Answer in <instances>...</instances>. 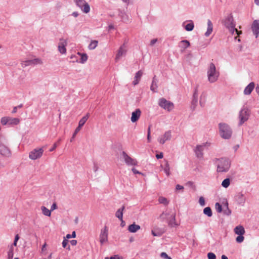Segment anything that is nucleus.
Masks as SVG:
<instances>
[{"mask_svg": "<svg viewBox=\"0 0 259 259\" xmlns=\"http://www.w3.org/2000/svg\"><path fill=\"white\" fill-rule=\"evenodd\" d=\"M217 165V171L218 172H226L231 166V161L228 158L222 157L217 159L215 161Z\"/></svg>", "mask_w": 259, "mask_h": 259, "instance_id": "obj_1", "label": "nucleus"}, {"mask_svg": "<svg viewBox=\"0 0 259 259\" xmlns=\"http://www.w3.org/2000/svg\"><path fill=\"white\" fill-rule=\"evenodd\" d=\"M207 76L210 83H214L218 80L220 72L217 69L214 63H210L209 64L207 71Z\"/></svg>", "mask_w": 259, "mask_h": 259, "instance_id": "obj_2", "label": "nucleus"}, {"mask_svg": "<svg viewBox=\"0 0 259 259\" xmlns=\"http://www.w3.org/2000/svg\"><path fill=\"white\" fill-rule=\"evenodd\" d=\"M219 132L221 137L224 139H229L232 134V130L230 126L225 123L219 124Z\"/></svg>", "mask_w": 259, "mask_h": 259, "instance_id": "obj_3", "label": "nucleus"}, {"mask_svg": "<svg viewBox=\"0 0 259 259\" xmlns=\"http://www.w3.org/2000/svg\"><path fill=\"white\" fill-rule=\"evenodd\" d=\"M224 25L232 34H234L235 32L238 35H239L242 33L241 31H239L235 28V24L233 17L231 15L228 16L224 20Z\"/></svg>", "mask_w": 259, "mask_h": 259, "instance_id": "obj_4", "label": "nucleus"}, {"mask_svg": "<svg viewBox=\"0 0 259 259\" xmlns=\"http://www.w3.org/2000/svg\"><path fill=\"white\" fill-rule=\"evenodd\" d=\"M249 115H250V110L247 107H243L239 112V125H241L245 121H246L248 119Z\"/></svg>", "mask_w": 259, "mask_h": 259, "instance_id": "obj_5", "label": "nucleus"}, {"mask_svg": "<svg viewBox=\"0 0 259 259\" xmlns=\"http://www.w3.org/2000/svg\"><path fill=\"white\" fill-rule=\"evenodd\" d=\"M20 120L17 118L5 116L1 118V123L3 125L14 126L19 123Z\"/></svg>", "mask_w": 259, "mask_h": 259, "instance_id": "obj_6", "label": "nucleus"}, {"mask_svg": "<svg viewBox=\"0 0 259 259\" xmlns=\"http://www.w3.org/2000/svg\"><path fill=\"white\" fill-rule=\"evenodd\" d=\"M210 145L211 143L208 142L197 145L194 149V152L196 157L198 158H202L203 157V151L204 148H208Z\"/></svg>", "mask_w": 259, "mask_h": 259, "instance_id": "obj_7", "label": "nucleus"}, {"mask_svg": "<svg viewBox=\"0 0 259 259\" xmlns=\"http://www.w3.org/2000/svg\"><path fill=\"white\" fill-rule=\"evenodd\" d=\"M44 152L43 148H35L29 152V158L31 160L39 159L42 156Z\"/></svg>", "mask_w": 259, "mask_h": 259, "instance_id": "obj_8", "label": "nucleus"}, {"mask_svg": "<svg viewBox=\"0 0 259 259\" xmlns=\"http://www.w3.org/2000/svg\"><path fill=\"white\" fill-rule=\"evenodd\" d=\"M158 105L160 107L168 111H171L174 108V104L172 102L163 98L159 100Z\"/></svg>", "mask_w": 259, "mask_h": 259, "instance_id": "obj_9", "label": "nucleus"}, {"mask_svg": "<svg viewBox=\"0 0 259 259\" xmlns=\"http://www.w3.org/2000/svg\"><path fill=\"white\" fill-rule=\"evenodd\" d=\"M127 52L126 46L125 44L122 45L119 49L118 50L116 56L115 58V61L116 62H118L122 57L126 55Z\"/></svg>", "mask_w": 259, "mask_h": 259, "instance_id": "obj_10", "label": "nucleus"}, {"mask_svg": "<svg viewBox=\"0 0 259 259\" xmlns=\"http://www.w3.org/2000/svg\"><path fill=\"white\" fill-rule=\"evenodd\" d=\"M108 229L107 226H104L103 228L101 230L99 235L100 242L101 245L108 241Z\"/></svg>", "mask_w": 259, "mask_h": 259, "instance_id": "obj_11", "label": "nucleus"}, {"mask_svg": "<svg viewBox=\"0 0 259 259\" xmlns=\"http://www.w3.org/2000/svg\"><path fill=\"white\" fill-rule=\"evenodd\" d=\"M171 137V132L170 131H167L158 138L157 141L160 144L163 145L166 141H170Z\"/></svg>", "mask_w": 259, "mask_h": 259, "instance_id": "obj_12", "label": "nucleus"}, {"mask_svg": "<svg viewBox=\"0 0 259 259\" xmlns=\"http://www.w3.org/2000/svg\"><path fill=\"white\" fill-rule=\"evenodd\" d=\"M121 154L122 158L127 165L134 166L137 164L136 160L131 157L125 152L122 151Z\"/></svg>", "mask_w": 259, "mask_h": 259, "instance_id": "obj_13", "label": "nucleus"}, {"mask_svg": "<svg viewBox=\"0 0 259 259\" xmlns=\"http://www.w3.org/2000/svg\"><path fill=\"white\" fill-rule=\"evenodd\" d=\"M42 63V61L40 58H34L31 60L23 61L22 62L21 64L22 67H24L27 66L41 64Z\"/></svg>", "mask_w": 259, "mask_h": 259, "instance_id": "obj_14", "label": "nucleus"}, {"mask_svg": "<svg viewBox=\"0 0 259 259\" xmlns=\"http://www.w3.org/2000/svg\"><path fill=\"white\" fill-rule=\"evenodd\" d=\"M4 138L0 139V154L6 157L11 156V151L3 143Z\"/></svg>", "mask_w": 259, "mask_h": 259, "instance_id": "obj_15", "label": "nucleus"}, {"mask_svg": "<svg viewBox=\"0 0 259 259\" xmlns=\"http://www.w3.org/2000/svg\"><path fill=\"white\" fill-rule=\"evenodd\" d=\"M75 3L76 5L79 7L84 13H88L90 12V6L85 2L84 0H78Z\"/></svg>", "mask_w": 259, "mask_h": 259, "instance_id": "obj_16", "label": "nucleus"}, {"mask_svg": "<svg viewBox=\"0 0 259 259\" xmlns=\"http://www.w3.org/2000/svg\"><path fill=\"white\" fill-rule=\"evenodd\" d=\"M67 45V42L66 40L64 39H60V42L58 44V51L61 54H66V47Z\"/></svg>", "mask_w": 259, "mask_h": 259, "instance_id": "obj_17", "label": "nucleus"}, {"mask_svg": "<svg viewBox=\"0 0 259 259\" xmlns=\"http://www.w3.org/2000/svg\"><path fill=\"white\" fill-rule=\"evenodd\" d=\"M251 29L253 34L255 35V37L257 38L259 35V20L253 21L251 25Z\"/></svg>", "mask_w": 259, "mask_h": 259, "instance_id": "obj_18", "label": "nucleus"}, {"mask_svg": "<svg viewBox=\"0 0 259 259\" xmlns=\"http://www.w3.org/2000/svg\"><path fill=\"white\" fill-rule=\"evenodd\" d=\"M141 115V111L140 109H137L132 113L131 121L133 123L137 122Z\"/></svg>", "mask_w": 259, "mask_h": 259, "instance_id": "obj_19", "label": "nucleus"}, {"mask_svg": "<svg viewBox=\"0 0 259 259\" xmlns=\"http://www.w3.org/2000/svg\"><path fill=\"white\" fill-rule=\"evenodd\" d=\"M235 199L238 204L243 205L245 202L246 198L242 193H238L235 197Z\"/></svg>", "mask_w": 259, "mask_h": 259, "instance_id": "obj_20", "label": "nucleus"}, {"mask_svg": "<svg viewBox=\"0 0 259 259\" xmlns=\"http://www.w3.org/2000/svg\"><path fill=\"white\" fill-rule=\"evenodd\" d=\"M255 87V83L253 82H250L244 89L243 94L245 95H249Z\"/></svg>", "mask_w": 259, "mask_h": 259, "instance_id": "obj_21", "label": "nucleus"}, {"mask_svg": "<svg viewBox=\"0 0 259 259\" xmlns=\"http://www.w3.org/2000/svg\"><path fill=\"white\" fill-rule=\"evenodd\" d=\"M190 46L189 41L187 40H183L179 44V47L180 48L181 53L184 52L185 50Z\"/></svg>", "mask_w": 259, "mask_h": 259, "instance_id": "obj_22", "label": "nucleus"}, {"mask_svg": "<svg viewBox=\"0 0 259 259\" xmlns=\"http://www.w3.org/2000/svg\"><path fill=\"white\" fill-rule=\"evenodd\" d=\"M198 87H196L194 89V92L193 95V99L192 101V106L193 107V109L196 107L197 102H198Z\"/></svg>", "mask_w": 259, "mask_h": 259, "instance_id": "obj_23", "label": "nucleus"}, {"mask_svg": "<svg viewBox=\"0 0 259 259\" xmlns=\"http://www.w3.org/2000/svg\"><path fill=\"white\" fill-rule=\"evenodd\" d=\"M183 26L185 28V29L188 31H192L194 27V24L192 20H189V21L184 22L183 23Z\"/></svg>", "mask_w": 259, "mask_h": 259, "instance_id": "obj_24", "label": "nucleus"}, {"mask_svg": "<svg viewBox=\"0 0 259 259\" xmlns=\"http://www.w3.org/2000/svg\"><path fill=\"white\" fill-rule=\"evenodd\" d=\"M143 75V72L141 70L138 71L135 74L134 80L133 81V84L136 85L139 83L141 80V78Z\"/></svg>", "mask_w": 259, "mask_h": 259, "instance_id": "obj_25", "label": "nucleus"}, {"mask_svg": "<svg viewBox=\"0 0 259 259\" xmlns=\"http://www.w3.org/2000/svg\"><path fill=\"white\" fill-rule=\"evenodd\" d=\"M207 31L205 33V36L206 37L209 36L210 34L212 33L213 30V25L211 22V21L208 19L207 21Z\"/></svg>", "mask_w": 259, "mask_h": 259, "instance_id": "obj_26", "label": "nucleus"}, {"mask_svg": "<svg viewBox=\"0 0 259 259\" xmlns=\"http://www.w3.org/2000/svg\"><path fill=\"white\" fill-rule=\"evenodd\" d=\"M235 234L237 235H244L245 233L244 227L241 225H238L234 229Z\"/></svg>", "mask_w": 259, "mask_h": 259, "instance_id": "obj_27", "label": "nucleus"}, {"mask_svg": "<svg viewBox=\"0 0 259 259\" xmlns=\"http://www.w3.org/2000/svg\"><path fill=\"white\" fill-rule=\"evenodd\" d=\"M90 117V114L87 113L85 116H84L79 121L78 126L77 127L79 128V130H81L82 127L83 126L84 123L87 122L88 119Z\"/></svg>", "mask_w": 259, "mask_h": 259, "instance_id": "obj_28", "label": "nucleus"}, {"mask_svg": "<svg viewBox=\"0 0 259 259\" xmlns=\"http://www.w3.org/2000/svg\"><path fill=\"white\" fill-rule=\"evenodd\" d=\"M141 228L140 226L138 225L135 224V223L130 225L128 227V230L131 233H136Z\"/></svg>", "mask_w": 259, "mask_h": 259, "instance_id": "obj_29", "label": "nucleus"}, {"mask_svg": "<svg viewBox=\"0 0 259 259\" xmlns=\"http://www.w3.org/2000/svg\"><path fill=\"white\" fill-rule=\"evenodd\" d=\"M157 81L156 76H154L153 77L152 83L150 87V90L153 92H157V89L158 88Z\"/></svg>", "mask_w": 259, "mask_h": 259, "instance_id": "obj_30", "label": "nucleus"}, {"mask_svg": "<svg viewBox=\"0 0 259 259\" xmlns=\"http://www.w3.org/2000/svg\"><path fill=\"white\" fill-rule=\"evenodd\" d=\"M77 55L80 57V59L79 61L80 63L84 64L88 60V56L87 54L77 52Z\"/></svg>", "mask_w": 259, "mask_h": 259, "instance_id": "obj_31", "label": "nucleus"}, {"mask_svg": "<svg viewBox=\"0 0 259 259\" xmlns=\"http://www.w3.org/2000/svg\"><path fill=\"white\" fill-rule=\"evenodd\" d=\"M207 94L203 92L200 97L199 104L201 107H204L206 101Z\"/></svg>", "mask_w": 259, "mask_h": 259, "instance_id": "obj_32", "label": "nucleus"}, {"mask_svg": "<svg viewBox=\"0 0 259 259\" xmlns=\"http://www.w3.org/2000/svg\"><path fill=\"white\" fill-rule=\"evenodd\" d=\"M125 209V206H122V207L119 209H118L116 213H115V216L119 219L120 221H122L123 219V211Z\"/></svg>", "mask_w": 259, "mask_h": 259, "instance_id": "obj_33", "label": "nucleus"}, {"mask_svg": "<svg viewBox=\"0 0 259 259\" xmlns=\"http://www.w3.org/2000/svg\"><path fill=\"white\" fill-rule=\"evenodd\" d=\"M170 218H171L169 220H168V222L169 226H170L171 227L178 226V224H177V223L176 222L175 215L172 214L171 215Z\"/></svg>", "mask_w": 259, "mask_h": 259, "instance_id": "obj_34", "label": "nucleus"}, {"mask_svg": "<svg viewBox=\"0 0 259 259\" xmlns=\"http://www.w3.org/2000/svg\"><path fill=\"white\" fill-rule=\"evenodd\" d=\"M42 214L47 217H50L51 215V210L48 209L44 206H42L40 208Z\"/></svg>", "mask_w": 259, "mask_h": 259, "instance_id": "obj_35", "label": "nucleus"}, {"mask_svg": "<svg viewBox=\"0 0 259 259\" xmlns=\"http://www.w3.org/2000/svg\"><path fill=\"white\" fill-rule=\"evenodd\" d=\"M231 180L229 178H226L222 182V186L225 188H227L230 185Z\"/></svg>", "mask_w": 259, "mask_h": 259, "instance_id": "obj_36", "label": "nucleus"}, {"mask_svg": "<svg viewBox=\"0 0 259 259\" xmlns=\"http://www.w3.org/2000/svg\"><path fill=\"white\" fill-rule=\"evenodd\" d=\"M98 44V41L97 40H94L91 41V42H90L88 46L89 49L90 50L95 49L97 47Z\"/></svg>", "mask_w": 259, "mask_h": 259, "instance_id": "obj_37", "label": "nucleus"}, {"mask_svg": "<svg viewBox=\"0 0 259 259\" xmlns=\"http://www.w3.org/2000/svg\"><path fill=\"white\" fill-rule=\"evenodd\" d=\"M163 170H164V172L165 173V174L167 175V176H169L170 175V172L169 165L168 161H167L165 162L164 167L163 168Z\"/></svg>", "mask_w": 259, "mask_h": 259, "instance_id": "obj_38", "label": "nucleus"}, {"mask_svg": "<svg viewBox=\"0 0 259 259\" xmlns=\"http://www.w3.org/2000/svg\"><path fill=\"white\" fill-rule=\"evenodd\" d=\"M203 213L208 217H210L212 215L211 209L209 207H205L203 209Z\"/></svg>", "mask_w": 259, "mask_h": 259, "instance_id": "obj_39", "label": "nucleus"}, {"mask_svg": "<svg viewBox=\"0 0 259 259\" xmlns=\"http://www.w3.org/2000/svg\"><path fill=\"white\" fill-rule=\"evenodd\" d=\"M158 201L160 203L163 204L165 205H167L169 203V201H168V200L166 198L162 197V196H160L159 197Z\"/></svg>", "mask_w": 259, "mask_h": 259, "instance_id": "obj_40", "label": "nucleus"}, {"mask_svg": "<svg viewBox=\"0 0 259 259\" xmlns=\"http://www.w3.org/2000/svg\"><path fill=\"white\" fill-rule=\"evenodd\" d=\"M13 247L11 246L8 252V259H13Z\"/></svg>", "mask_w": 259, "mask_h": 259, "instance_id": "obj_41", "label": "nucleus"}, {"mask_svg": "<svg viewBox=\"0 0 259 259\" xmlns=\"http://www.w3.org/2000/svg\"><path fill=\"white\" fill-rule=\"evenodd\" d=\"M243 235H239L238 237L236 238V241L238 243H241L244 241V237L243 236Z\"/></svg>", "mask_w": 259, "mask_h": 259, "instance_id": "obj_42", "label": "nucleus"}, {"mask_svg": "<svg viewBox=\"0 0 259 259\" xmlns=\"http://www.w3.org/2000/svg\"><path fill=\"white\" fill-rule=\"evenodd\" d=\"M60 141H61V139H59L57 142L54 143L53 147L50 149V152L53 151L57 148L58 145L59 144Z\"/></svg>", "mask_w": 259, "mask_h": 259, "instance_id": "obj_43", "label": "nucleus"}, {"mask_svg": "<svg viewBox=\"0 0 259 259\" xmlns=\"http://www.w3.org/2000/svg\"><path fill=\"white\" fill-rule=\"evenodd\" d=\"M120 16L122 19L123 21H124L125 22L128 21V20L127 16L126 15L124 14L123 13H121V14H120Z\"/></svg>", "mask_w": 259, "mask_h": 259, "instance_id": "obj_44", "label": "nucleus"}, {"mask_svg": "<svg viewBox=\"0 0 259 259\" xmlns=\"http://www.w3.org/2000/svg\"><path fill=\"white\" fill-rule=\"evenodd\" d=\"M93 169L94 171V172H97L99 169V165L97 162H94Z\"/></svg>", "mask_w": 259, "mask_h": 259, "instance_id": "obj_45", "label": "nucleus"}, {"mask_svg": "<svg viewBox=\"0 0 259 259\" xmlns=\"http://www.w3.org/2000/svg\"><path fill=\"white\" fill-rule=\"evenodd\" d=\"M207 257L208 259H216V256L215 254L212 252L208 253Z\"/></svg>", "mask_w": 259, "mask_h": 259, "instance_id": "obj_46", "label": "nucleus"}, {"mask_svg": "<svg viewBox=\"0 0 259 259\" xmlns=\"http://www.w3.org/2000/svg\"><path fill=\"white\" fill-rule=\"evenodd\" d=\"M160 256L164 259H172L170 257L168 256L165 252H161L160 253Z\"/></svg>", "mask_w": 259, "mask_h": 259, "instance_id": "obj_47", "label": "nucleus"}, {"mask_svg": "<svg viewBox=\"0 0 259 259\" xmlns=\"http://www.w3.org/2000/svg\"><path fill=\"white\" fill-rule=\"evenodd\" d=\"M80 131V130L79 129V128H77L76 127V129L75 130V131L72 135V138H71V140H70V141L72 142L74 138H75V137L76 136V134Z\"/></svg>", "mask_w": 259, "mask_h": 259, "instance_id": "obj_48", "label": "nucleus"}, {"mask_svg": "<svg viewBox=\"0 0 259 259\" xmlns=\"http://www.w3.org/2000/svg\"><path fill=\"white\" fill-rule=\"evenodd\" d=\"M199 203L201 206H204L205 205V200L203 197H200L199 199Z\"/></svg>", "mask_w": 259, "mask_h": 259, "instance_id": "obj_49", "label": "nucleus"}, {"mask_svg": "<svg viewBox=\"0 0 259 259\" xmlns=\"http://www.w3.org/2000/svg\"><path fill=\"white\" fill-rule=\"evenodd\" d=\"M215 208L219 212H221L222 211V205L219 203L215 204Z\"/></svg>", "mask_w": 259, "mask_h": 259, "instance_id": "obj_50", "label": "nucleus"}, {"mask_svg": "<svg viewBox=\"0 0 259 259\" xmlns=\"http://www.w3.org/2000/svg\"><path fill=\"white\" fill-rule=\"evenodd\" d=\"M76 237V234L75 232L73 231L71 235L70 234H67L66 236V238L67 239H69L71 238H75Z\"/></svg>", "mask_w": 259, "mask_h": 259, "instance_id": "obj_51", "label": "nucleus"}, {"mask_svg": "<svg viewBox=\"0 0 259 259\" xmlns=\"http://www.w3.org/2000/svg\"><path fill=\"white\" fill-rule=\"evenodd\" d=\"M57 208V205L56 202H54L52 205L50 210L53 211L54 210Z\"/></svg>", "mask_w": 259, "mask_h": 259, "instance_id": "obj_52", "label": "nucleus"}, {"mask_svg": "<svg viewBox=\"0 0 259 259\" xmlns=\"http://www.w3.org/2000/svg\"><path fill=\"white\" fill-rule=\"evenodd\" d=\"M176 189L177 190H183L184 187L183 186L178 184L176 185Z\"/></svg>", "mask_w": 259, "mask_h": 259, "instance_id": "obj_53", "label": "nucleus"}, {"mask_svg": "<svg viewBox=\"0 0 259 259\" xmlns=\"http://www.w3.org/2000/svg\"><path fill=\"white\" fill-rule=\"evenodd\" d=\"M68 241L66 239H64L62 242V246L63 247H66L67 246V245L68 244Z\"/></svg>", "mask_w": 259, "mask_h": 259, "instance_id": "obj_54", "label": "nucleus"}, {"mask_svg": "<svg viewBox=\"0 0 259 259\" xmlns=\"http://www.w3.org/2000/svg\"><path fill=\"white\" fill-rule=\"evenodd\" d=\"M167 213L163 212L160 216V218L162 220L166 219L167 218Z\"/></svg>", "mask_w": 259, "mask_h": 259, "instance_id": "obj_55", "label": "nucleus"}, {"mask_svg": "<svg viewBox=\"0 0 259 259\" xmlns=\"http://www.w3.org/2000/svg\"><path fill=\"white\" fill-rule=\"evenodd\" d=\"M157 41V38H154V39H152L151 41H150V46H153L156 42Z\"/></svg>", "mask_w": 259, "mask_h": 259, "instance_id": "obj_56", "label": "nucleus"}, {"mask_svg": "<svg viewBox=\"0 0 259 259\" xmlns=\"http://www.w3.org/2000/svg\"><path fill=\"white\" fill-rule=\"evenodd\" d=\"M22 105H19V106H17V107H14V108H13V111H12V113H16V112H17V108H21V107H22Z\"/></svg>", "mask_w": 259, "mask_h": 259, "instance_id": "obj_57", "label": "nucleus"}, {"mask_svg": "<svg viewBox=\"0 0 259 259\" xmlns=\"http://www.w3.org/2000/svg\"><path fill=\"white\" fill-rule=\"evenodd\" d=\"M156 157L157 159H161L163 157V153L161 152L159 154H156Z\"/></svg>", "mask_w": 259, "mask_h": 259, "instance_id": "obj_58", "label": "nucleus"}, {"mask_svg": "<svg viewBox=\"0 0 259 259\" xmlns=\"http://www.w3.org/2000/svg\"><path fill=\"white\" fill-rule=\"evenodd\" d=\"M152 234L154 236H160L161 234L160 233H156L155 231H152Z\"/></svg>", "mask_w": 259, "mask_h": 259, "instance_id": "obj_59", "label": "nucleus"}, {"mask_svg": "<svg viewBox=\"0 0 259 259\" xmlns=\"http://www.w3.org/2000/svg\"><path fill=\"white\" fill-rule=\"evenodd\" d=\"M70 243L72 245L75 246L77 244V241L76 240H72L70 241Z\"/></svg>", "mask_w": 259, "mask_h": 259, "instance_id": "obj_60", "label": "nucleus"}, {"mask_svg": "<svg viewBox=\"0 0 259 259\" xmlns=\"http://www.w3.org/2000/svg\"><path fill=\"white\" fill-rule=\"evenodd\" d=\"M132 171L135 174H141L138 170H137L136 169H135V168H132Z\"/></svg>", "mask_w": 259, "mask_h": 259, "instance_id": "obj_61", "label": "nucleus"}, {"mask_svg": "<svg viewBox=\"0 0 259 259\" xmlns=\"http://www.w3.org/2000/svg\"><path fill=\"white\" fill-rule=\"evenodd\" d=\"M47 244L45 243L42 246L41 248V251L43 252L46 250V247Z\"/></svg>", "mask_w": 259, "mask_h": 259, "instance_id": "obj_62", "label": "nucleus"}, {"mask_svg": "<svg viewBox=\"0 0 259 259\" xmlns=\"http://www.w3.org/2000/svg\"><path fill=\"white\" fill-rule=\"evenodd\" d=\"M72 15L74 17H77L78 16V13L76 12L72 13Z\"/></svg>", "mask_w": 259, "mask_h": 259, "instance_id": "obj_63", "label": "nucleus"}, {"mask_svg": "<svg viewBox=\"0 0 259 259\" xmlns=\"http://www.w3.org/2000/svg\"><path fill=\"white\" fill-rule=\"evenodd\" d=\"M109 259H119V258L117 255H115L114 256L111 257Z\"/></svg>", "mask_w": 259, "mask_h": 259, "instance_id": "obj_64", "label": "nucleus"}]
</instances>
